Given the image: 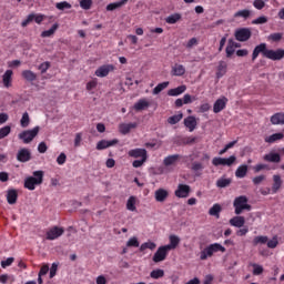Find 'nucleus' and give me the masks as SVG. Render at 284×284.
Listing matches in <instances>:
<instances>
[{
	"label": "nucleus",
	"mask_w": 284,
	"mask_h": 284,
	"mask_svg": "<svg viewBox=\"0 0 284 284\" xmlns=\"http://www.w3.org/2000/svg\"><path fill=\"white\" fill-rule=\"evenodd\" d=\"M216 252H222V254H224V252H226L225 246H222L220 243L210 244L200 252V261L212 258Z\"/></svg>",
	"instance_id": "f257e3e1"
},
{
	"label": "nucleus",
	"mask_w": 284,
	"mask_h": 284,
	"mask_svg": "<svg viewBox=\"0 0 284 284\" xmlns=\"http://www.w3.org/2000/svg\"><path fill=\"white\" fill-rule=\"evenodd\" d=\"M247 196L240 195L234 199L233 201V207L235 210V214L239 216L243 214V211L246 210V212H250L252 210V205L248 204Z\"/></svg>",
	"instance_id": "f03ea898"
},
{
	"label": "nucleus",
	"mask_w": 284,
	"mask_h": 284,
	"mask_svg": "<svg viewBox=\"0 0 284 284\" xmlns=\"http://www.w3.org/2000/svg\"><path fill=\"white\" fill-rule=\"evenodd\" d=\"M43 183V171H34L33 176H29L24 180L26 190L33 191L37 189V185Z\"/></svg>",
	"instance_id": "7ed1b4c3"
},
{
	"label": "nucleus",
	"mask_w": 284,
	"mask_h": 284,
	"mask_svg": "<svg viewBox=\"0 0 284 284\" xmlns=\"http://www.w3.org/2000/svg\"><path fill=\"white\" fill-rule=\"evenodd\" d=\"M39 126L33 128L32 130L22 131L19 133L18 138L20 141H23V143H32L34 141V138L39 134Z\"/></svg>",
	"instance_id": "20e7f679"
},
{
	"label": "nucleus",
	"mask_w": 284,
	"mask_h": 284,
	"mask_svg": "<svg viewBox=\"0 0 284 284\" xmlns=\"http://www.w3.org/2000/svg\"><path fill=\"white\" fill-rule=\"evenodd\" d=\"M236 163V155H231L230 158H213L212 164L215 168H219V165H227V168H232Z\"/></svg>",
	"instance_id": "39448f33"
},
{
	"label": "nucleus",
	"mask_w": 284,
	"mask_h": 284,
	"mask_svg": "<svg viewBox=\"0 0 284 284\" xmlns=\"http://www.w3.org/2000/svg\"><path fill=\"white\" fill-rule=\"evenodd\" d=\"M267 43L262 42L260 44H257L252 53V61H254L255 59H258V55L262 54V57H264V59H267Z\"/></svg>",
	"instance_id": "423d86ee"
},
{
	"label": "nucleus",
	"mask_w": 284,
	"mask_h": 284,
	"mask_svg": "<svg viewBox=\"0 0 284 284\" xmlns=\"http://www.w3.org/2000/svg\"><path fill=\"white\" fill-rule=\"evenodd\" d=\"M234 37L236 41H240V42L250 41V39H252V30L247 28L239 29L235 31Z\"/></svg>",
	"instance_id": "0eeeda50"
},
{
	"label": "nucleus",
	"mask_w": 284,
	"mask_h": 284,
	"mask_svg": "<svg viewBox=\"0 0 284 284\" xmlns=\"http://www.w3.org/2000/svg\"><path fill=\"white\" fill-rule=\"evenodd\" d=\"M190 192H192V189L187 184H179L178 189L174 192V195L178 199H187L190 196Z\"/></svg>",
	"instance_id": "6e6552de"
},
{
	"label": "nucleus",
	"mask_w": 284,
	"mask_h": 284,
	"mask_svg": "<svg viewBox=\"0 0 284 284\" xmlns=\"http://www.w3.org/2000/svg\"><path fill=\"white\" fill-rule=\"evenodd\" d=\"M168 252L170 251L166 245L160 246L153 255V262L161 263L162 261H165V258H168Z\"/></svg>",
	"instance_id": "1a4fd4ad"
},
{
	"label": "nucleus",
	"mask_w": 284,
	"mask_h": 284,
	"mask_svg": "<svg viewBox=\"0 0 284 284\" xmlns=\"http://www.w3.org/2000/svg\"><path fill=\"white\" fill-rule=\"evenodd\" d=\"M266 59H270L271 61H281L284 59V49H268L266 53Z\"/></svg>",
	"instance_id": "9d476101"
},
{
	"label": "nucleus",
	"mask_w": 284,
	"mask_h": 284,
	"mask_svg": "<svg viewBox=\"0 0 284 284\" xmlns=\"http://www.w3.org/2000/svg\"><path fill=\"white\" fill-rule=\"evenodd\" d=\"M43 14H34L30 13L26 20L21 22L22 28H27L29 23H32V21H36V23L41 24L43 23Z\"/></svg>",
	"instance_id": "9b49d317"
},
{
	"label": "nucleus",
	"mask_w": 284,
	"mask_h": 284,
	"mask_svg": "<svg viewBox=\"0 0 284 284\" xmlns=\"http://www.w3.org/2000/svg\"><path fill=\"white\" fill-rule=\"evenodd\" d=\"M32 160V153L30 152V150L23 148L20 149L17 153V161H19L20 163H28V161Z\"/></svg>",
	"instance_id": "f8f14e48"
},
{
	"label": "nucleus",
	"mask_w": 284,
	"mask_h": 284,
	"mask_svg": "<svg viewBox=\"0 0 284 284\" xmlns=\"http://www.w3.org/2000/svg\"><path fill=\"white\" fill-rule=\"evenodd\" d=\"M110 72H114L113 64H104L95 70V77H100V79H103V78L108 77V74H110Z\"/></svg>",
	"instance_id": "ddd939ff"
},
{
	"label": "nucleus",
	"mask_w": 284,
	"mask_h": 284,
	"mask_svg": "<svg viewBox=\"0 0 284 284\" xmlns=\"http://www.w3.org/2000/svg\"><path fill=\"white\" fill-rule=\"evenodd\" d=\"M63 227L54 226L47 232V241H55L59 236H63Z\"/></svg>",
	"instance_id": "4468645a"
},
{
	"label": "nucleus",
	"mask_w": 284,
	"mask_h": 284,
	"mask_svg": "<svg viewBox=\"0 0 284 284\" xmlns=\"http://www.w3.org/2000/svg\"><path fill=\"white\" fill-rule=\"evenodd\" d=\"M227 101L229 100L226 97H222V98L217 99L213 104L214 114H219V112H223V110H225V108L227 105Z\"/></svg>",
	"instance_id": "2eb2a0df"
},
{
	"label": "nucleus",
	"mask_w": 284,
	"mask_h": 284,
	"mask_svg": "<svg viewBox=\"0 0 284 284\" xmlns=\"http://www.w3.org/2000/svg\"><path fill=\"white\" fill-rule=\"evenodd\" d=\"M119 143L118 139L113 140H101L97 143V150H108V148H112Z\"/></svg>",
	"instance_id": "dca6fc26"
},
{
	"label": "nucleus",
	"mask_w": 284,
	"mask_h": 284,
	"mask_svg": "<svg viewBox=\"0 0 284 284\" xmlns=\"http://www.w3.org/2000/svg\"><path fill=\"white\" fill-rule=\"evenodd\" d=\"M128 154L132 159H148V151L145 149H132Z\"/></svg>",
	"instance_id": "f3484780"
},
{
	"label": "nucleus",
	"mask_w": 284,
	"mask_h": 284,
	"mask_svg": "<svg viewBox=\"0 0 284 284\" xmlns=\"http://www.w3.org/2000/svg\"><path fill=\"white\" fill-rule=\"evenodd\" d=\"M155 201L158 203H164V201H166L168 196H170V192H168V190L165 189H158L155 191Z\"/></svg>",
	"instance_id": "a211bd4d"
},
{
	"label": "nucleus",
	"mask_w": 284,
	"mask_h": 284,
	"mask_svg": "<svg viewBox=\"0 0 284 284\" xmlns=\"http://www.w3.org/2000/svg\"><path fill=\"white\" fill-rule=\"evenodd\" d=\"M227 74V62L221 60L217 64L216 79H223Z\"/></svg>",
	"instance_id": "6ab92c4d"
},
{
	"label": "nucleus",
	"mask_w": 284,
	"mask_h": 284,
	"mask_svg": "<svg viewBox=\"0 0 284 284\" xmlns=\"http://www.w3.org/2000/svg\"><path fill=\"white\" fill-rule=\"evenodd\" d=\"M172 77H183L185 74V67L183 64L175 63L171 69Z\"/></svg>",
	"instance_id": "aec40b11"
},
{
	"label": "nucleus",
	"mask_w": 284,
	"mask_h": 284,
	"mask_svg": "<svg viewBox=\"0 0 284 284\" xmlns=\"http://www.w3.org/2000/svg\"><path fill=\"white\" fill-rule=\"evenodd\" d=\"M18 199H19V193L17 192V190L11 189L7 192V202L9 203V205H14Z\"/></svg>",
	"instance_id": "412c9836"
},
{
	"label": "nucleus",
	"mask_w": 284,
	"mask_h": 284,
	"mask_svg": "<svg viewBox=\"0 0 284 284\" xmlns=\"http://www.w3.org/2000/svg\"><path fill=\"white\" fill-rule=\"evenodd\" d=\"M272 125H284V112L275 113L271 116Z\"/></svg>",
	"instance_id": "4be33fe9"
},
{
	"label": "nucleus",
	"mask_w": 284,
	"mask_h": 284,
	"mask_svg": "<svg viewBox=\"0 0 284 284\" xmlns=\"http://www.w3.org/2000/svg\"><path fill=\"white\" fill-rule=\"evenodd\" d=\"M136 123H122L119 125V130L121 134H130V132L132 130H134V128H136Z\"/></svg>",
	"instance_id": "5701e85b"
},
{
	"label": "nucleus",
	"mask_w": 284,
	"mask_h": 284,
	"mask_svg": "<svg viewBox=\"0 0 284 284\" xmlns=\"http://www.w3.org/2000/svg\"><path fill=\"white\" fill-rule=\"evenodd\" d=\"M185 90H187V87L185 84H182L178 88L170 89L168 91V95L169 97H181V94H183V92H185Z\"/></svg>",
	"instance_id": "b1692460"
},
{
	"label": "nucleus",
	"mask_w": 284,
	"mask_h": 284,
	"mask_svg": "<svg viewBox=\"0 0 284 284\" xmlns=\"http://www.w3.org/2000/svg\"><path fill=\"white\" fill-rule=\"evenodd\" d=\"M184 125L189 129L190 132H194V130H196V118L192 115L185 118Z\"/></svg>",
	"instance_id": "393cba45"
},
{
	"label": "nucleus",
	"mask_w": 284,
	"mask_h": 284,
	"mask_svg": "<svg viewBox=\"0 0 284 284\" xmlns=\"http://www.w3.org/2000/svg\"><path fill=\"white\" fill-rule=\"evenodd\" d=\"M181 19H183V16L181 13H173V14H170L169 17H166L164 19V21L169 26H174V23H179V21H181Z\"/></svg>",
	"instance_id": "a878e982"
},
{
	"label": "nucleus",
	"mask_w": 284,
	"mask_h": 284,
	"mask_svg": "<svg viewBox=\"0 0 284 284\" xmlns=\"http://www.w3.org/2000/svg\"><path fill=\"white\" fill-rule=\"evenodd\" d=\"M12 70H7L4 74L2 75V83L4 88H11L12 87Z\"/></svg>",
	"instance_id": "bb28decb"
},
{
	"label": "nucleus",
	"mask_w": 284,
	"mask_h": 284,
	"mask_svg": "<svg viewBox=\"0 0 284 284\" xmlns=\"http://www.w3.org/2000/svg\"><path fill=\"white\" fill-rule=\"evenodd\" d=\"M282 185H283V180L281 179V175H273L272 194H276V192L281 190Z\"/></svg>",
	"instance_id": "cd10ccee"
},
{
	"label": "nucleus",
	"mask_w": 284,
	"mask_h": 284,
	"mask_svg": "<svg viewBox=\"0 0 284 284\" xmlns=\"http://www.w3.org/2000/svg\"><path fill=\"white\" fill-rule=\"evenodd\" d=\"M134 110L135 112H141L143 110H148L150 108V102L145 99H140L135 104H134Z\"/></svg>",
	"instance_id": "c85d7f7f"
},
{
	"label": "nucleus",
	"mask_w": 284,
	"mask_h": 284,
	"mask_svg": "<svg viewBox=\"0 0 284 284\" xmlns=\"http://www.w3.org/2000/svg\"><path fill=\"white\" fill-rule=\"evenodd\" d=\"M170 244L169 245H164L166 246V250H176V247H179V243H181V239L176 235H170L169 237Z\"/></svg>",
	"instance_id": "c756f323"
},
{
	"label": "nucleus",
	"mask_w": 284,
	"mask_h": 284,
	"mask_svg": "<svg viewBox=\"0 0 284 284\" xmlns=\"http://www.w3.org/2000/svg\"><path fill=\"white\" fill-rule=\"evenodd\" d=\"M130 0H120L118 2H112L106 6V11L112 12L114 10H118V8H123Z\"/></svg>",
	"instance_id": "7c9ffc66"
},
{
	"label": "nucleus",
	"mask_w": 284,
	"mask_h": 284,
	"mask_svg": "<svg viewBox=\"0 0 284 284\" xmlns=\"http://www.w3.org/2000/svg\"><path fill=\"white\" fill-rule=\"evenodd\" d=\"M230 225H232L233 227H243V225H245V217L234 216L230 220Z\"/></svg>",
	"instance_id": "2f4dec72"
},
{
	"label": "nucleus",
	"mask_w": 284,
	"mask_h": 284,
	"mask_svg": "<svg viewBox=\"0 0 284 284\" xmlns=\"http://www.w3.org/2000/svg\"><path fill=\"white\" fill-rule=\"evenodd\" d=\"M264 161H267V163H281V154L278 153L265 154Z\"/></svg>",
	"instance_id": "473e14b6"
},
{
	"label": "nucleus",
	"mask_w": 284,
	"mask_h": 284,
	"mask_svg": "<svg viewBox=\"0 0 284 284\" xmlns=\"http://www.w3.org/2000/svg\"><path fill=\"white\" fill-rule=\"evenodd\" d=\"M236 179H245L247 176V164L240 165L235 171Z\"/></svg>",
	"instance_id": "72a5a7b5"
},
{
	"label": "nucleus",
	"mask_w": 284,
	"mask_h": 284,
	"mask_svg": "<svg viewBox=\"0 0 284 284\" xmlns=\"http://www.w3.org/2000/svg\"><path fill=\"white\" fill-rule=\"evenodd\" d=\"M179 159H181L180 154L169 155L163 160V163L168 168L170 165H174Z\"/></svg>",
	"instance_id": "f704fd0d"
},
{
	"label": "nucleus",
	"mask_w": 284,
	"mask_h": 284,
	"mask_svg": "<svg viewBox=\"0 0 284 284\" xmlns=\"http://www.w3.org/2000/svg\"><path fill=\"white\" fill-rule=\"evenodd\" d=\"M126 210L129 212H136V196L131 195L126 201Z\"/></svg>",
	"instance_id": "c9c22d12"
},
{
	"label": "nucleus",
	"mask_w": 284,
	"mask_h": 284,
	"mask_svg": "<svg viewBox=\"0 0 284 284\" xmlns=\"http://www.w3.org/2000/svg\"><path fill=\"white\" fill-rule=\"evenodd\" d=\"M222 210L223 209L221 207V204L216 203L209 210V214L210 216H215L219 219L221 216Z\"/></svg>",
	"instance_id": "e433bc0d"
},
{
	"label": "nucleus",
	"mask_w": 284,
	"mask_h": 284,
	"mask_svg": "<svg viewBox=\"0 0 284 284\" xmlns=\"http://www.w3.org/2000/svg\"><path fill=\"white\" fill-rule=\"evenodd\" d=\"M22 78L26 80V81H37V73H34V71H31V70H24L22 71Z\"/></svg>",
	"instance_id": "4c0bfd02"
},
{
	"label": "nucleus",
	"mask_w": 284,
	"mask_h": 284,
	"mask_svg": "<svg viewBox=\"0 0 284 284\" xmlns=\"http://www.w3.org/2000/svg\"><path fill=\"white\" fill-rule=\"evenodd\" d=\"M284 134L283 133H274L270 136H266L264 139L265 143H276V141H281L283 140Z\"/></svg>",
	"instance_id": "58836bf2"
},
{
	"label": "nucleus",
	"mask_w": 284,
	"mask_h": 284,
	"mask_svg": "<svg viewBox=\"0 0 284 284\" xmlns=\"http://www.w3.org/2000/svg\"><path fill=\"white\" fill-rule=\"evenodd\" d=\"M59 30V24L54 23L49 30L42 31L41 37L45 39L48 37H52Z\"/></svg>",
	"instance_id": "ea45409f"
},
{
	"label": "nucleus",
	"mask_w": 284,
	"mask_h": 284,
	"mask_svg": "<svg viewBox=\"0 0 284 284\" xmlns=\"http://www.w3.org/2000/svg\"><path fill=\"white\" fill-rule=\"evenodd\" d=\"M232 184V180L231 179H225V178H221L216 181V187H230V185Z\"/></svg>",
	"instance_id": "a19ab883"
},
{
	"label": "nucleus",
	"mask_w": 284,
	"mask_h": 284,
	"mask_svg": "<svg viewBox=\"0 0 284 284\" xmlns=\"http://www.w3.org/2000/svg\"><path fill=\"white\" fill-rule=\"evenodd\" d=\"M150 276H151V278H154V280L163 278V276H165V271H163L161 268L153 270L150 273Z\"/></svg>",
	"instance_id": "79ce46f5"
},
{
	"label": "nucleus",
	"mask_w": 284,
	"mask_h": 284,
	"mask_svg": "<svg viewBox=\"0 0 284 284\" xmlns=\"http://www.w3.org/2000/svg\"><path fill=\"white\" fill-rule=\"evenodd\" d=\"M145 250H156V243L154 242H145L143 244H141L140 246V252H145Z\"/></svg>",
	"instance_id": "37998d69"
},
{
	"label": "nucleus",
	"mask_w": 284,
	"mask_h": 284,
	"mask_svg": "<svg viewBox=\"0 0 284 284\" xmlns=\"http://www.w3.org/2000/svg\"><path fill=\"white\" fill-rule=\"evenodd\" d=\"M181 119H183V113H179V114L170 116L168 119V123H170V125H176V123H179L181 121Z\"/></svg>",
	"instance_id": "c03bdc74"
},
{
	"label": "nucleus",
	"mask_w": 284,
	"mask_h": 284,
	"mask_svg": "<svg viewBox=\"0 0 284 284\" xmlns=\"http://www.w3.org/2000/svg\"><path fill=\"white\" fill-rule=\"evenodd\" d=\"M168 85H170V82H162V83H159V84L153 89V94H161V92H163V90H165V88H168Z\"/></svg>",
	"instance_id": "a18cd8bd"
},
{
	"label": "nucleus",
	"mask_w": 284,
	"mask_h": 284,
	"mask_svg": "<svg viewBox=\"0 0 284 284\" xmlns=\"http://www.w3.org/2000/svg\"><path fill=\"white\" fill-rule=\"evenodd\" d=\"M21 128H28L30 125V114L28 112H24L22 114V118L20 120Z\"/></svg>",
	"instance_id": "49530a36"
},
{
	"label": "nucleus",
	"mask_w": 284,
	"mask_h": 284,
	"mask_svg": "<svg viewBox=\"0 0 284 284\" xmlns=\"http://www.w3.org/2000/svg\"><path fill=\"white\" fill-rule=\"evenodd\" d=\"M267 243V236L260 235L253 239V245H265Z\"/></svg>",
	"instance_id": "de8ad7c7"
},
{
	"label": "nucleus",
	"mask_w": 284,
	"mask_h": 284,
	"mask_svg": "<svg viewBox=\"0 0 284 284\" xmlns=\"http://www.w3.org/2000/svg\"><path fill=\"white\" fill-rule=\"evenodd\" d=\"M10 132H12V128H10V125H6L3 128L0 129V141L1 139H6V136H8V134H10Z\"/></svg>",
	"instance_id": "09e8293b"
},
{
	"label": "nucleus",
	"mask_w": 284,
	"mask_h": 284,
	"mask_svg": "<svg viewBox=\"0 0 284 284\" xmlns=\"http://www.w3.org/2000/svg\"><path fill=\"white\" fill-rule=\"evenodd\" d=\"M266 245L270 250H274L278 246V237L274 236L272 240H267Z\"/></svg>",
	"instance_id": "8fccbe9b"
},
{
	"label": "nucleus",
	"mask_w": 284,
	"mask_h": 284,
	"mask_svg": "<svg viewBox=\"0 0 284 284\" xmlns=\"http://www.w3.org/2000/svg\"><path fill=\"white\" fill-rule=\"evenodd\" d=\"M251 12L247 9L244 10H240L237 12L234 13L235 19H237L239 17H242L243 19H248Z\"/></svg>",
	"instance_id": "3c124183"
},
{
	"label": "nucleus",
	"mask_w": 284,
	"mask_h": 284,
	"mask_svg": "<svg viewBox=\"0 0 284 284\" xmlns=\"http://www.w3.org/2000/svg\"><path fill=\"white\" fill-rule=\"evenodd\" d=\"M281 39H283V33H271L268 36V41H273L274 43H278V41H281Z\"/></svg>",
	"instance_id": "603ef678"
},
{
	"label": "nucleus",
	"mask_w": 284,
	"mask_h": 284,
	"mask_svg": "<svg viewBox=\"0 0 284 284\" xmlns=\"http://www.w3.org/2000/svg\"><path fill=\"white\" fill-rule=\"evenodd\" d=\"M51 63L49 61L42 62L39 67L38 70H40L41 74H45L48 70H50Z\"/></svg>",
	"instance_id": "864d4df0"
},
{
	"label": "nucleus",
	"mask_w": 284,
	"mask_h": 284,
	"mask_svg": "<svg viewBox=\"0 0 284 284\" xmlns=\"http://www.w3.org/2000/svg\"><path fill=\"white\" fill-rule=\"evenodd\" d=\"M55 8L58 10H70V8H72V4H70L68 1H63V2H58L55 4Z\"/></svg>",
	"instance_id": "5fc2aeb1"
},
{
	"label": "nucleus",
	"mask_w": 284,
	"mask_h": 284,
	"mask_svg": "<svg viewBox=\"0 0 284 284\" xmlns=\"http://www.w3.org/2000/svg\"><path fill=\"white\" fill-rule=\"evenodd\" d=\"M263 23H267V17L261 16L252 21L253 26H263Z\"/></svg>",
	"instance_id": "6e6d98bb"
},
{
	"label": "nucleus",
	"mask_w": 284,
	"mask_h": 284,
	"mask_svg": "<svg viewBox=\"0 0 284 284\" xmlns=\"http://www.w3.org/2000/svg\"><path fill=\"white\" fill-rule=\"evenodd\" d=\"M80 8H82V10H90V8H92V0H81Z\"/></svg>",
	"instance_id": "4d7b16f0"
},
{
	"label": "nucleus",
	"mask_w": 284,
	"mask_h": 284,
	"mask_svg": "<svg viewBox=\"0 0 284 284\" xmlns=\"http://www.w3.org/2000/svg\"><path fill=\"white\" fill-rule=\"evenodd\" d=\"M182 143L184 145H192V143H196V138L195 136H186L182 139Z\"/></svg>",
	"instance_id": "13d9d810"
},
{
	"label": "nucleus",
	"mask_w": 284,
	"mask_h": 284,
	"mask_svg": "<svg viewBox=\"0 0 284 284\" xmlns=\"http://www.w3.org/2000/svg\"><path fill=\"white\" fill-rule=\"evenodd\" d=\"M262 273H263V266H261L258 264H253L254 276H261Z\"/></svg>",
	"instance_id": "bf43d9fd"
},
{
	"label": "nucleus",
	"mask_w": 284,
	"mask_h": 284,
	"mask_svg": "<svg viewBox=\"0 0 284 284\" xmlns=\"http://www.w3.org/2000/svg\"><path fill=\"white\" fill-rule=\"evenodd\" d=\"M126 246L128 247H139V240L136 237H131L128 242H126Z\"/></svg>",
	"instance_id": "052dcab7"
},
{
	"label": "nucleus",
	"mask_w": 284,
	"mask_h": 284,
	"mask_svg": "<svg viewBox=\"0 0 284 284\" xmlns=\"http://www.w3.org/2000/svg\"><path fill=\"white\" fill-rule=\"evenodd\" d=\"M65 161H68L65 153H60V155L57 158L58 165H64Z\"/></svg>",
	"instance_id": "680f3d73"
},
{
	"label": "nucleus",
	"mask_w": 284,
	"mask_h": 284,
	"mask_svg": "<svg viewBox=\"0 0 284 284\" xmlns=\"http://www.w3.org/2000/svg\"><path fill=\"white\" fill-rule=\"evenodd\" d=\"M99 84V82L97 81V79L91 80L87 83V90L88 92L94 90V88H97V85Z\"/></svg>",
	"instance_id": "e2e57ef3"
},
{
	"label": "nucleus",
	"mask_w": 284,
	"mask_h": 284,
	"mask_svg": "<svg viewBox=\"0 0 284 284\" xmlns=\"http://www.w3.org/2000/svg\"><path fill=\"white\" fill-rule=\"evenodd\" d=\"M58 270H59V264L53 263L50 268V278H54L57 276Z\"/></svg>",
	"instance_id": "0e129e2a"
},
{
	"label": "nucleus",
	"mask_w": 284,
	"mask_h": 284,
	"mask_svg": "<svg viewBox=\"0 0 284 284\" xmlns=\"http://www.w3.org/2000/svg\"><path fill=\"white\" fill-rule=\"evenodd\" d=\"M234 52H236V50L234 49V45H232L230 42L226 47V57L227 59L232 58V54H234Z\"/></svg>",
	"instance_id": "69168bd1"
},
{
	"label": "nucleus",
	"mask_w": 284,
	"mask_h": 284,
	"mask_svg": "<svg viewBox=\"0 0 284 284\" xmlns=\"http://www.w3.org/2000/svg\"><path fill=\"white\" fill-rule=\"evenodd\" d=\"M254 8H256V10H263V8H265V1L263 0H255L253 2Z\"/></svg>",
	"instance_id": "338daca9"
},
{
	"label": "nucleus",
	"mask_w": 284,
	"mask_h": 284,
	"mask_svg": "<svg viewBox=\"0 0 284 284\" xmlns=\"http://www.w3.org/2000/svg\"><path fill=\"white\" fill-rule=\"evenodd\" d=\"M12 263H14V257H9L1 262V267H3V268L10 267V265H12Z\"/></svg>",
	"instance_id": "774afa93"
}]
</instances>
